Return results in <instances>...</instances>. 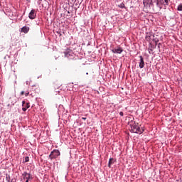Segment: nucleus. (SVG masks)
Returning a JSON list of instances; mask_svg holds the SVG:
<instances>
[{"label": "nucleus", "mask_w": 182, "mask_h": 182, "mask_svg": "<svg viewBox=\"0 0 182 182\" xmlns=\"http://www.w3.org/2000/svg\"><path fill=\"white\" fill-rule=\"evenodd\" d=\"M158 47H159V48H160V43H159V44H158Z\"/></svg>", "instance_id": "21"}, {"label": "nucleus", "mask_w": 182, "mask_h": 182, "mask_svg": "<svg viewBox=\"0 0 182 182\" xmlns=\"http://www.w3.org/2000/svg\"><path fill=\"white\" fill-rule=\"evenodd\" d=\"M28 18L29 19H35L36 18V11H35V9L31 11L28 14Z\"/></svg>", "instance_id": "6"}, {"label": "nucleus", "mask_w": 182, "mask_h": 182, "mask_svg": "<svg viewBox=\"0 0 182 182\" xmlns=\"http://www.w3.org/2000/svg\"><path fill=\"white\" fill-rule=\"evenodd\" d=\"M119 114H120L121 116H124L123 112H119Z\"/></svg>", "instance_id": "17"}, {"label": "nucleus", "mask_w": 182, "mask_h": 182, "mask_svg": "<svg viewBox=\"0 0 182 182\" xmlns=\"http://www.w3.org/2000/svg\"><path fill=\"white\" fill-rule=\"evenodd\" d=\"M145 39L146 41H147V42H151V41H153V39H154V35H153V33H146Z\"/></svg>", "instance_id": "5"}, {"label": "nucleus", "mask_w": 182, "mask_h": 182, "mask_svg": "<svg viewBox=\"0 0 182 182\" xmlns=\"http://www.w3.org/2000/svg\"><path fill=\"white\" fill-rule=\"evenodd\" d=\"M60 156V151L58 149H54L53 151L50 152L49 155V159L50 160H53L55 159H58Z\"/></svg>", "instance_id": "2"}, {"label": "nucleus", "mask_w": 182, "mask_h": 182, "mask_svg": "<svg viewBox=\"0 0 182 182\" xmlns=\"http://www.w3.org/2000/svg\"><path fill=\"white\" fill-rule=\"evenodd\" d=\"M112 53H122L123 52V49L122 48L119 47L118 48H114L112 50Z\"/></svg>", "instance_id": "9"}, {"label": "nucleus", "mask_w": 182, "mask_h": 182, "mask_svg": "<svg viewBox=\"0 0 182 182\" xmlns=\"http://www.w3.org/2000/svg\"><path fill=\"white\" fill-rule=\"evenodd\" d=\"M21 32H23V33H28V32H29V27L28 26H23L21 28Z\"/></svg>", "instance_id": "11"}, {"label": "nucleus", "mask_w": 182, "mask_h": 182, "mask_svg": "<svg viewBox=\"0 0 182 182\" xmlns=\"http://www.w3.org/2000/svg\"><path fill=\"white\" fill-rule=\"evenodd\" d=\"M86 75H89V73H86Z\"/></svg>", "instance_id": "22"}, {"label": "nucleus", "mask_w": 182, "mask_h": 182, "mask_svg": "<svg viewBox=\"0 0 182 182\" xmlns=\"http://www.w3.org/2000/svg\"><path fill=\"white\" fill-rule=\"evenodd\" d=\"M124 4H121V8H124Z\"/></svg>", "instance_id": "18"}, {"label": "nucleus", "mask_w": 182, "mask_h": 182, "mask_svg": "<svg viewBox=\"0 0 182 182\" xmlns=\"http://www.w3.org/2000/svg\"><path fill=\"white\" fill-rule=\"evenodd\" d=\"M23 179L26 180V182H29V180H32V175L31 173H28L27 172H23L22 174Z\"/></svg>", "instance_id": "4"}, {"label": "nucleus", "mask_w": 182, "mask_h": 182, "mask_svg": "<svg viewBox=\"0 0 182 182\" xmlns=\"http://www.w3.org/2000/svg\"><path fill=\"white\" fill-rule=\"evenodd\" d=\"M156 5L161 9V5H168V0H156Z\"/></svg>", "instance_id": "3"}, {"label": "nucleus", "mask_w": 182, "mask_h": 182, "mask_svg": "<svg viewBox=\"0 0 182 182\" xmlns=\"http://www.w3.org/2000/svg\"><path fill=\"white\" fill-rule=\"evenodd\" d=\"M22 106H23V112H26V110H28V109H29V107H31V106L29 105V102L26 103L25 101L22 102Z\"/></svg>", "instance_id": "7"}, {"label": "nucleus", "mask_w": 182, "mask_h": 182, "mask_svg": "<svg viewBox=\"0 0 182 182\" xmlns=\"http://www.w3.org/2000/svg\"><path fill=\"white\" fill-rule=\"evenodd\" d=\"M114 161H116L114 160V159L113 158H110L109 160V163H108V167H111L112 164H114Z\"/></svg>", "instance_id": "12"}, {"label": "nucleus", "mask_w": 182, "mask_h": 182, "mask_svg": "<svg viewBox=\"0 0 182 182\" xmlns=\"http://www.w3.org/2000/svg\"><path fill=\"white\" fill-rule=\"evenodd\" d=\"M25 96H26V97L29 96V92H28L25 93Z\"/></svg>", "instance_id": "16"}, {"label": "nucleus", "mask_w": 182, "mask_h": 182, "mask_svg": "<svg viewBox=\"0 0 182 182\" xmlns=\"http://www.w3.org/2000/svg\"><path fill=\"white\" fill-rule=\"evenodd\" d=\"M25 95V91H22L21 92V96H23Z\"/></svg>", "instance_id": "15"}, {"label": "nucleus", "mask_w": 182, "mask_h": 182, "mask_svg": "<svg viewBox=\"0 0 182 182\" xmlns=\"http://www.w3.org/2000/svg\"><path fill=\"white\" fill-rule=\"evenodd\" d=\"M151 53V51H149V53Z\"/></svg>", "instance_id": "23"}, {"label": "nucleus", "mask_w": 182, "mask_h": 182, "mask_svg": "<svg viewBox=\"0 0 182 182\" xmlns=\"http://www.w3.org/2000/svg\"><path fill=\"white\" fill-rule=\"evenodd\" d=\"M151 53V51H149V53Z\"/></svg>", "instance_id": "24"}, {"label": "nucleus", "mask_w": 182, "mask_h": 182, "mask_svg": "<svg viewBox=\"0 0 182 182\" xmlns=\"http://www.w3.org/2000/svg\"><path fill=\"white\" fill-rule=\"evenodd\" d=\"M82 120H86V117H82Z\"/></svg>", "instance_id": "19"}, {"label": "nucleus", "mask_w": 182, "mask_h": 182, "mask_svg": "<svg viewBox=\"0 0 182 182\" xmlns=\"http://www.w3.org/2000/svg\"><path fill=\"white\" fill-rule=\"evenodd\" d=\"M178 11H182V4L178 6Z\"/></svg>", "instance_id": "14"}, {"label": "nucleus", "mask_w": 182, "mask_h": 182, "mask_svg": "<svg viewBox=\"0 0 182 182\" xmlns=\"http://www.w3.org/2000/svg\"><path fill=\"white\" fill-rule=\"evenodd\" d=\"M149 50H151V52H153V48H149Z\"/></svg>", "instance_id": "20"}, {"label": "nucleus", "mask_w": 182, "mask_h": 182, "mask_svg": "<svg viewBox=\"0 0 182 182\" xmlns=\"http://www.w3.org/2000/svg\"><path fill=\"white\" fill-rule=\"evenodd\" d=\"M139 68L140 69H143L144 68V59L143 58V56H139Z\"/></svg>", "instance_id": "8"}, {"label": "nucleus", "mask_w": 182, "mask_h": 182, "mask_svg": "<svg viewBox=\"0 0 182 182\" xmlns=\"http://www.w3.org/2000/svg\"><path fill=\"white\" fill-rule=\"evenodd\" d=\"M130 130L132 133H136L137 134H141V133L144 132L143 128H140V127H139V123L136 122H134L132 124H131Z\"/></svg>", "instance_id": "1"}, {"label": "nucleus", "mask_w": 182, "mask_h": 182, "mask_svg": "<svg viewBox=\"0 0 182 182\" xmlns=\"http://www.w3.org/2000/svg\"><path fill=\"white\" fill-rule=\"evenodd\" d=\"M28 161H29V156H26V157L25 158L24 163H28Z\"/></svg>", "instance_id": "13"}, {"label": "nucleus", "mask_w": 182, "mask_h": 182, "mask_svg": "<svg viewBox=\"0 0 182 182\" xmlns=\"http://www.w3.org/2000/svg\"><path fill=\"white\" fill-rule=\"evenodd\" d=\"M65 58H69L70 56L72 55V50H67L66 51L64 52Z\"/></svg>", "instance_id": "10"}]
</instances>
